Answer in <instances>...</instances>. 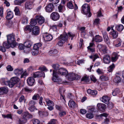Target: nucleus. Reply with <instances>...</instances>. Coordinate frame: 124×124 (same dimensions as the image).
I'll use <instances>...</instances> for the list:
<instances>
[{
  "label": "nucleus",
  "mask_w": 124,
  "mask_h": 124,
  "mask_svg": "<svg viewBox=\"0 0 124 124\" xmlns=\"http://www.w3.org/2000/svg\"><path fill=\"white\" fill-rule=\"evenodd\" d=\"M93 115L92 113H87L86 115V117L88 118L91 119L93 117Z\"/></svg>",
  "instance_id": "680f3d73"
},
{
  "label": "nucleus",
  "mask_w": 124,
  "mask_h": 124,
  "mask_svg": "<svg viewBox=\"0 0 124 124\" xmlns=\"http://www.w3.org/2000/svg\"><path fill=\"white\" fill-rule=\"evenodd\" d=\"M40 28L39 26H36L32 27L31 29V33L32 35L37 36L39 33Z\"/></svg>",
  "instance_id": "6e6552de"
},
{
  "label": "nucleus",
  "mask_w": 124,
  "mask_h": 124,
  "mask_svg": "<svg viewBox=\"0 0 124 124\" xmlns=\"http://www.w3.org/2000/svg\"><path fill=\"white\" fill-rule=\"evenodd\" d=\"M28 18L27 17H23L22 22V24H26L28 23Z\"/></svg>",
  "instance_id": "de8ad7c7"
},
{
  "label": "nucleus",
  "mask_w": 124,
  "mask_h": 124,
  "mask_svg": "<svg viewBox=\"0 0 124 124\" xmlns=\"http://www.w3.org/2000/svg\"><path fill=\"white\" fill-rule=\"evenodd\" d=\"M27 119L23 117L19 119L18 123L19 124H24L27 122Z\"/></svg>",
  "instance_id": "473e14b6"
},
{
  "label": "nucleus",
  "mask_w": 124,
  "mask_h": 124,
  "mask_svg": "<svg viewBox=\"0 0 124 124\" xmlns=\"http://www.w3.org/2000/svg\"><path fill=\"white\" fill-rule=\"evenodd\" d=\"M50 17L52 20L56 21L59 19L60 16L58 13L55 12L51 13L50 15Z\"/></svg>",
  "instance_id": "1a4fd4ad"
},
{
  "label": "nucleus",
  "mask_w": 124,
  "mask_h": 124,
  "mask_svg": "<svg viewBox=\"0 0 124 124\" xmlns=\"http://www.w3.org/2000/svg\"><path fill=\"white\" fill-rule=\"evenodd\" d=\"M23 72V69L21 68L16 69L14 71V73L17 76H19L20 75H21Z\"/></svg>",
  "instance_id": "b1692460"
},
{
  "label": "nucleus",
  "mask_w": 124,
  "mask_h": 124,
  "mask_svg": "<svg viewBox=\"0 0 124 124\" xmlns=\"http://www.w3.org/2000/svg\"><path fill=\"white\" fill-rule=\"evenodd\" d=\"M121 73L120 72H118L116 73V75L114 79V82L116 83H118L120 82L121 79L120 77L121 76Z\"/></svg>",
  "instance_id": "ddd939ff"
},
{
  "label": "nucleus",
  "mask_w": 124,
  "mask_h": 124,
  "mask_svg": "<svg viewBox=\"0 0 124 124\" xmlns=\"http://www.w3.org/2000/svg\"><path fill=\"white\" fill-rule=\"evenodd\" d=\"M94 42V40H93L92 42L90 43L88 47H95V45Z\"/></svg>",
  "instance_id": "69168bd1"
},
{
  "label": "nucleus",
  "mask_w": 124,
  "mask_h": 124,
  "mask_svg": "<svg viewBox=\"0 0 124 124\" xmlns=\"http://www.w3.org/2000/svg\"><path fill=\"white\" fill-rule=\"evenodd\" d=\"M41 44L40 43H38L34 44L33 48L34 49L39 50V47L41 46Z\"/></svg>",
  "instance_id": "4c0bfd02"
},
{
  "label": "nucleus",
  "mask_w": 124,
  "mask_h": 124,
  "mask_svg": "<svg viewBox=\"0 0 124 124\" xmlns=\"http://www.w3.org/2000/svg\"><path fill=\"white\" fill-rule=\"evenodd\" d=\"M89 57L90 58L93 60V61H94L97 58H99V57L97 54L90 56Z\"/></svg>",
  "instance_id": "a19ab883"
},
{
  "label": "nucleus",
  "mask_w": 124,
  "mask_h": 124,
  "mask_svg": "<svg viewBox=\"0 0 124 124\" xmlns=\"http://www.w3.org/2000/svg\"><path fill=\"white\" fill-rule=\"evenodd\" d=\"M68 36L67 34H61L58 38L59 40L57 43L58 45L59 46H62L66 41L67 40Z\"/></svg>",
  "instance_id": "7ed1b4c3"
},
{
  "label": "nucleus",
  "mask_w": 124,
  "mask_h": 124,
  "mask_svg": "<svg viewBox=\"0 0 124 124\" xmlns=\"http://www.w3.org/2000/svg\"><path fill=\"white\" fill-rule=\"evenodd\" d=\"M6 68L7 70L9 71H12L13 70V68L10 65H8L7 66Z\"/></svg>",
  "instance_id": "338daca9"
},
{
  "label": "nucleus",
  "mask_w": 124,
  "mask_h": 124,
  "mask_svg": "<svg viewBox=\"0 0 124 124\" xmlns=\"http://www.w3.org/2000/svg\"><path fill=\"white\" fill-rule=\"evenodd\" d=\"M19 80V79L17 77L11 78L10 81L9 87L11 88L15 84L18 83Z\"/></svg>",
  "instance_id": "0eeeda50"
},
{
  "label": "nucleus",
  "mask_w": 124,
  "mask_h": 124,
  "mask_svg": "<svg viewBox=\"0 0 124 124\" xmlns=\"http://www.w3.org/2000/svg\"><path fill=\"white\" fill-rule=\"evenodd\" d=\"M104 62L106 64H108L110 62V56L108 55H105L103 57Z\"/></svg>",
  "instance_id": "5701e85b"
},
{
  "label": "nucleus",
  "mask_w": 124,
  "mask_h": 124,
  "mask_svg": "<svg viewBox=\"0 0 124 124\" xmlns=\"http://www.w3.org/2000/svg\"><path fill=\"white\" fill-rule=\"evenodd\" d=\"M110 34L114 39L117 38L118 35V32L114 30H113V31L111 32Z\"/></svg>",
  "instance_id": "7c9ffc66"
},
{
  "label": "nucleus",
  "mask_w": 124,
  "mask_h": 124,
  "mask_svg": "<svg viewBox=\"0 0 124 124\" xmlns=\"http://www.w3.org/2000/svg\"><path fill=\"white\" fill-rule=\"evenodd\" d=\"M32 44V42L31 41L27 40L24 43V45L25 46L30 48Z\"/></svg>",
  "instance_id": "f704fd0d"
},
{
  "label": "nucleus",
  "mask_w": 124,
  "mask_h": 124,
  "mask_svg": "<svg viewBox=\"0 0 124 124\" xmlns=\"http://www.w3.org/2000/svg\"><path fill=\"white\" fill-rule=\"evenodd\" d=\"M101 80L103 81H107L108 80V76H102L100 77Z\"/></svg>",
  "instance_id": "37998d69"
},
{
  "label": "nucleus",
  "mask_w": 124,
  "mask_h": 124,
  "mask_svg": "<svg viewBox=\"0 0 124 124\" xmlns=\"http://www.w3.org/2000/svg\"><path fill=\"white\" fill-rule=\"evenodd\" d=\"M68 105L70 109H71L77 108L78 106L75 102L72 100H70L69 101Z\"/></svg>",
  "instance_id": "2eb2a0df"
},
{
  "label": "nucleus",
  "mask_w": 124,
  "mask_h": 124,
  "mask_svg": "<svg viewBox=\"0 0 124 124\" xmlns=\"http://www.w3.org/2000/svg\"><path fill=\"white\" fill-rule=\"evenodd\" d=\"M46 101L47 105L48 106H54V104L53 102L50 100L49 99H46Z\"/></svg>",
  "instance_id": "c9c22d12"
},
{
  "label": "nucleus",
  "mask_w": 124,
  "mask_h": 124,
  "mask_svg": "<svg viewBox=\"0 0 124 124\" xmlns=\"http://www.w3.org/2000/svg\"><path fill=\"white\" fill-rule=\"evenodd\" d=\"M33 124H39L40 123L39 121L37 119H34L32 120Z\"/></svg>",
  "instance_id": "0e129e2a"
},
{
  "label": "nucleus",
  "mask_w": 124,
  "mask_h": 124,
  "mask_svg": "<svg viewBox=\"0 0 124 124\" xmlns=\"http://www.w3.org/2000/svg\"><path fill=\"white\" fill-rule=\"evenodd\" d=\"M115 29L118 31L121 32L124 29V27L122 25L117 24L116 25Z\"/></svg>",
  "instance_id": "c85d7f7f"
},
{
  "label": "nucleus",
  "mask_w": 124,
  "mask_h": 124,
  "mask_svg": "<svg viewBox=\"0 0 124 124\" xmlns=\"http://www.w3.org/2000/svg\"><path fill=\"white\" fill-rule=\"evenodd\" d=\"M31 49V48L24 46L23 49L24 52L26 54L28 53Z\"/></svg>",
  "instance_id": "8fccbe9b"
},
{
  "label": "nucleus",
  "mask_w": 124,
  "mask_h": 124,
  "mask_svg": "<svg viewBox=\"0 0 124 124\" xmlns=\"http://www.w3.org/2000/svg\"><path fill=\"white\" fill-rule=\"evenodd\" d=\"M7 37L8 42L12 44V48L15 47L16 46H17L18 45V43L16 42V41L15 35L14 34L12 33L8 35H7Z\"/></svg>",
  "instance_id": "f03ea898"
},
{
  "label": "nucleus",
  "mask_w": 124,
  "mask_h": 124,
  "mask_svg": "<svg viewBox=\"0 0 124 124\" xmlns=\"http://www.w3.org/2000/svg\"><path fill=\"white\" fill-rule=\"evenodd\" d=\"M120 90L118 88H116L113 91L112 94L114 96H116L118 94L120 93Z\"/></svg>",
  "instance_id": "79ce46f5"
},
{
  "label": "nucleus",
  "mask_w": 124,
  "mask_h": 124,
  "mask_svg": "<svg viewBox=\"0 0 124 124\" xmlns=\"http://www.w3.org/2000/svg\"><path fill=\"white\" fill-rule=\"evenodd\" d=\"M82 12L85 14L89 13L90 15V8L89 6L87 4H84L82 6Z\"/></svg>",
  "instance_id": "423d86ee"
},
{
  "label": "nucleus",
  "mask_w": 124,
  "mask_h": 124,
  "mask_svg": "<svg viewBox=\"0 0 124 124\" xmlns=\"http://www.w3.org/2000/svg\"><path fill=\"white\" fill-rule=\"evenodd\" d=\"M96 110V108L92 106L90 107V108L88 110V112L93 113V112H95Z\"/></svg>",
  "instance_id": "a18cd8bd"
},
{
  "label": "nucleus",
  "mask_w": 124,
  "mask_h": 124,
  "mask_svg": "<svg viewBox=\"0 0 124 124\" xmlns=\"http://www.w3.org/2000/svg\"><path fill=\"white\" fill-rule=\"evenodd\" d=\"M31 27L30 25H26L24 28V30L25 31H30L31 30Z\"/></svg>",
  "instance_id": "774afa93"
},
{
  "label": "nucleus",
  "mask_w": 124,
  "mask_h": 124,
  "mask_svg": "<svg viewBox=\"0 0 124 124\" xmlns=\"http://www.w3.org/2000/svg\"><path fill=\"white\" fill-rule=\"evenodd\" d=\"M81 80L82 81H84L86 82H88L89 81L88 77L86 76H84Z\"/></svg>",
  "instance_id": "09e8293b"
},
{
  "label": "nucleus",
  "mask_w": 124,
  "mask_h": 124,
  "mask_svg": "<svg viewBox=\"0 0 124 124\" xmlns=\"http://www.w3.org/2000/svg\"><path fill=\"white\" fill-rule=\"evenodd\" d=\"M2 116L4 118H10L12 119V117L11 114H8L6 115H2Z\"/></svg>",
  "instance_id": "13d9d810"
},
{
  "label": "nucleus",
  "mask_w": 124,
  "mask_h": 124,
  "mask_svg": "<svg viewBox=\"0 0 124 124\" xmlns=\"http://www.w3.org/2000/svg\"><path fill=\"white\" fill-rule=\"evenodd\" d=\"M35 81L34 79L32 77H29L27 80V83L31 86L33 85Z\"/></svg>",
  "instance_id": "cd10ccee"
},
{
  "label": "nucleus",
  "mask_w": 124,
  "mask_h": 124,
  "mask_svg": "<svg viewBox=\"0 0 124 124\" xmlns=\"http://www.w3.org/2000/svg\"><path fill=\"white\" fill-rule=\"evenodd\" d=\"M110 100V98L107 95L103 96L100 99L101 101L107 104L109 103Z\"/></svg>",
  "instance_id": "dca6fc26"
},
{
  "label": "nucleus",
  "mask_w": 124,
  "mask_h": 124,
  "mask_svg": "<svg viewBox=\"0 0 124 124\" xmlns=\"http://www.w3.org/2000/svg\"><path fill=\"white\" fill-rule=\"evenodd\" d=\"M2 46H0V50L2 52H4L6 51V48L8 49L10 47H11L12 44L8 43V41L7 42L5 41L3 42Z\"/></svg>",
  "instance_id": "20e7f679"
},
{
  "label": "nucleus",
  "mask_w": 124,
  "mask_h": 124,
  "mask_svg": "<svg viewBox=\"0 0 124 124\" xmlns=\"http://www.w3.org/2000/svg\"><path fill=\"white\" fill-rule=\"evenodd\" d=\"M62 4H60L58 7V9L59 11L60 12H63V8L64 7L63 5H62Z\"/></svg>",
  "instance_id": "603ef678"
},
{
  "label": "nucleus",
  "mask_w": 124,
  "mask_h": 124,
  "mask_svg": "<svg viewBox=\"0 0 124 124\" xmlns=\"http://www.w3.org/2000/svg\"><path fill=\"white\" fill-rule=\"evenodd\" d=\"M14 11L15 12L16 15L18 16L20 14V12L18 7H16L14 9Z\"/></svg>",
  "instance_id": "6e6d98bb"
},
{
  "label": "nucleus",
  "mask_w": 124,
  "mask_h": 124,
  "mask_svg": "<svg viewBox=\"0 0 124 124\" xmlns=\"http://www.w3.org/2000/svg\"><path fill=\"white\" fill-rule=\"evenodd\" d=\"M54 7V6L53 4L50 3L46 7V11L47 12H51L53 11Z\"/></svg>",
  "instance_id": "f3484780"
},
{
  "label": "nucleus",
  "mask_w": 124,
  "mask_h": 124,
  "mask_svg": "<svg viewBox=\"0 0 124 124\" xmlns=\"http://www.w3.org/2000/svg\"><path fill=\"white\" fill-rule=\"evenodd\" d=\"M114 67V64L113 63L112 64L110 65L108 68V71L109 72H111L113 70Z\"/></svg>",
  "instance_id": "5fc2aeb1"
},
{
  "label": "nucleus",
  "mask_w": 124,
  "mask_h": 124,
  "mask_svg": "<svg viewBox=\"0 0 124 124\" xmlns=\"http://www.w3.org/2000/svg\"><path fill=\"white\" fill-rule=\"evenodd\" d=\"M87 92L88 93L93 95H96L97 93V92L96 90H92L90 89H88Z\"/></svg>",
  "instance_id": "72a5a7b5"
},
{
  "label": "nucleus",
  "mask_w": 124,
  "mask_h": 124,
  "mask_svg": "<svg viewBox=\"0 0 124 124\" xmlns=\"http://www.w3.org/2000/svg\"><path fill=\"white\" fill-rule=\"evenodd\" d=\"M74 73H68L66 75V77L68 79L70 80H73V74H74Z\"/></svg>",
  "instance_id": "ea45409f"
},
{
  "label": "nucleus",
  "mask_w": 124,
  "mask_h": 124,
  "mask_svg": "<svg viewBox=\"0 0 124 124\" xmlns=\"http://www.w3.org/2000/svg\"><path fill=\"white\" fill-rule=\"evenodd\" d=\"M67 6L70 9H73L74 7L71 1H70L67 3Z\"/></svg>",
  "instance_id": "49530a36"
},
{
  "label": "nucleus",
  "mask_w": 124,
  "mask_h": 124,
  "mask_svg": "<svg viewBox=\"0 0 124 124\" xmlns=\"http://www.w3.org/2000/svg\"><path fill=\"white\" fill-rule=\"evenodd\" d=\"M36 103V101L33 100H31L28 102L27 105L29 107L28 109L31 111L33 112L35 109L37 110L35 106Z\"/></svg>",
  "instance_id": "39448f33"
},
{
  "label": "nucleus",
  "mask_w": 124,
  "mask_h": 124,
  "mask_svg": "<svg viewBox=\"0 0 124 124\" xmlns=\"http://www.w3.org/2000/svg\"><path fill=\"white\" fill-rule=\"evenodd\" d=\"M99 50L104 54L107 53V47L103 45L98 44L97 46Z\"/></svg>",
  "instance_id": "9d476101"
},
{
  "label": "nucleus",
  "mask_w": 124,
  "mask_h": 124,
  "mask_svg": "<svg viewBox=\"0 0 124 124\" xmlns=\"http://www.w3.org/2000/svg\"><path fill=\"white\" fill-rule=\"evenodd\" d=\"M8 92V88L7 87H2L0 88V95L7 93Z\"/></svg>",
  "instance_id": "a878e982"
},
{
  "label": "nucleus",
  "mask_w": 124,
  "mask_h": 124,
  "mask_svg": "<svg viewBox=\"0 0 124 124\" xmlns=\"http://www.w3.org/2000/svg\"><path fill=\"white\" fill-rule=\"evenodd\" d=\"M103 35L104 39L106 42H108L109 40V38L108 36L107 33L106 32H104L103 33Z\"/></svg>",
  "instance_id": "58836bf2"
},
{
  "label": "nucleus",
  "mask_w": 124,
  "mask_h": 124,
  "mask_svg": "<svg viewBox=\"0 0 124 124\" xmlns=\"http://www.w3.org/2000/svg\"><path fill=\"white\" fill-rule=\"evenodd\" d=\"M23 101H24V103L25 102V100L24 99V97L23 95H22L20 97L19 99V101L20 102H21Z\"/></svg>",
  "instance_id": "e2e57ef3"
},
{
  "label": "nucleus",
  "mask_w": 124,
  "mask_h": 124,
  "mask_svg": "<svg viewBox=\"0 0 124 124\" xmlns=\"http://www.w3.org/2000/svg\"><path fill=\"white\" fill-rule=\"evenodd\" d=\"M118 57L119 55L117 53L115 52L113 53L112 55L111 61L113 62L116 61L118 58Z\"/></svg>",
  "instance_id": "bb28decb"
},
{
  "label": "nucleus",
  "mask_w": 124,
  "mask_h": 124,
  "mask_svg": "<svg viewBox=\"0 0 124 124\" xmlns=\"http://www.w3.org/2000/svg\"><path fill=\"white\" fill-rule=\"evenodd\" d=\"M37 21L35 19H31L30 22V24L32 26H34L36 24Z\"/></svg>",
  "instance_id": "c03bdc74"
},
{
  "label": "nucleus",
  "mask_w": 124,
  "mask_h": 124,
  "mask_svg": "<svg viewBox=\"0 0 124 124\" xmlns=\"http://www.w3.org/2000/svg\"><path fill=\"white\" fill-rule=\"evenodd\" d=\"M33 76L35 78L39 77H43L44 78L45 77V74L43 71H38L33 73Z\"/></svg>",
  "instance_id": "4468645a"
},
{
  "label": "nucleus",
  "mask_w": 124,
  "mask_h": 124,
  "mask_svg": "<svg viewBox=\"0 0 124 124\" xmlns=\"http://www.w3.org/2000/svg\"><path fill=\"white\" fill-rule=\"evenodd\" d=\"M47 124H57V121L56 120L52 119Z\"/></svg>",
  "instance_id": "4d7b16f0"
},
{
  "label": "nucleus",
  "mask_w": 124,
  "mask_h": 124,
  "mask_svg": "<svg viewBox=\"0 0 124 124\" xmlns=\"http://www.w3.org/2000/svg\"><path fill=\"white\" fill-rule=\"evenodd\" d=\"M7 15L6 16V19L8 20H10L12 19L13 17V14L12 12L8 10L7 11Z\"/></svg>",
  "instance_id": "393cba45"
},
{
  "label": "nucleus",
  "mask_w": 124,
  "mask_h": 124,
  "mask_svg": "<svg viewBox=\"0 0 124 124\" xmlns=\"http://www.w3.org/2000/svg\"><path fill=\"white\" fill-rule=\"evenodd\" d=\"M35 18L36 21L39 24H42L44 22L45 18L42 16L41 15L36 16Z\"/></svg>",
  "instance_id": "9b49d317"
},
{
  "label": "nucleus",
  "mask_w": 124,
  "mask_h": 124,
  "mask_svg": "<svg viewBox=\"0 0 124 124\" xmlns=\"http://www.w3.org/2000/svg\"><path fill=\"white\" fill-rule=\"evenodd\" d=\"M26 0H15L14 1L15 4L20 5L21 4L25 2Z\"/></svg>",
  "instance_id": "e433bc0d"
},
{
  "label": "nucleus",
  "mask_w": 124,
  "mask_h": 124,
  "mask_svg": "<svg viewBox=\"0 0 124 124\" xmlns=\"http://www.w3.org/2000/svg\"><path fill=\"white\" fill-rule=\"evenodd\" d=\"M97 108L100 111L103 112L106 108V105L103 103H99L97 105Z\"/></svg>",
  "instance_id": "f8f14e48"
},
{
  "label": "nucleus",
  "mask_w": 124,
  "mask_h": 124,
  "mask_svg": "<svg viewBox=\"0 0 124 124\" xmlns=\"http://www.w3.org/2000/svg\"><path fill=\"white\" fill-rule=\"evenodd\" d=\"M100 19L99 18H96L94 19L93 24L94 25H98L100 23Z\"/></svg>",
  "instance_id": "052dcab7"
},
{
  "label": "nucleus",
  "mask_w": 124,
  "mask_h": 124,
  "mask_svg": "<svg viewBox=\"0 0 124 124\" xmlns=\"http://www.w3.org/2000/svg\"><path fill=\"white\" fill-rule=\"evenodd\" d=\"M45 40L46 41L51 40L53 38L52 36L50 34L47 33H45L43 35Z\"/></svg>",
  "instance_id": "a211bd4d"
},
{
  "label": "nucleus",
  "mask_w": 124,
  "mask_h": 124,
  "mask_svg": "<svg viewBox=\"0 0 124 124\" xmlns=\"http://www.w3.org/2000/svg\"><path fill=\"white\" fill-rule=\"evenodd\" d=\"M22 117L26 119H29L31 118L32 117V116L31 114L29 113L28 112H23L22 114Z\"/></svg>",
  "instance_id": "412c9836"
},
{
  "label": "nucleus",
  "mask_w": 124,
  "mask_h": 124,
  "mask_svg": "<svg viewBox=\"0 0 124 124\" xmlns=\"http://www.w3.org/2000/svg\"><path fill=\"white\" fill-rule=\"evenodd\" d=\"M88 50L90 53H93L95 51V47H87Z\"/></svg>",
  "instance_id": "864d4df0"
},
{
  "label": "nucleus",
  "mask_w": 124,
  "mask_h": 124,
  "mask_svg": "<svg viewBox=\"0 0 124 124\" xmlns=\"http://www.w3.org/2000/svg\"><path fill=\"white\" fill-rule=\"evenodd\" d=\"M25 6L26 9L30 10L33 7V3L31 1H27L25 3Z\"/></svg>",
  "instance_id": "4be33fe9"
},
{
  "label": "nucleus",
  "mask_w": 124,
  "mask_h": 124,
  "mask_svg": "<svg viewBox=\"0 0 124 124\" xmlns=\"http://www.w3.org/2000/svg\"><path fill=\"white\" fill-rule=\"evenodd\" d=\"M52 67L55 70L53 71L52 80L54 82H57L58 84H61L62 83V80L59 78L58 73H57V71H58L59 69V65L58 64H54Z\"/></svg>",
  "instance_id": "f257e3e1"
},
{
  "label": "nucleus",
  "mask_w": 124,
  "mask_h": 124,
  "mask_svg": "<svg viewBox=\"0 0 124 124\" xmlns=\"http://www.w3.org/2000/svg\"><path fill=\"white\" fill-rule=\"evenodd\" d=\"M58 52V51L56 49L52 48L49 52V54L50 55H52L57 54Z\"/></svg>",
  "instance_id": "c756f323"
},
{
  "label": "nucleus",
  "mask_w": 124,
  "mask_h": 124,
  "mask_svg": "<svg viewBox=\"0 0 124 124\" xmlns=\"http://www.w3.org/2000/svg\"><path fill=\"white\" fill-rule=\"evenodd\" d=\"M57 72H58L57 73H58V75L59 74H60L61 75L66 76L68 73V72L66 70L62 68L59 69H58V71H57Z\"/></svg>",
  "instance_id": "aec40b11"
},
{
  "label": "nucleus",
  "mask_w": 124,
  "mask_h": 124,
  "mask_svg": "<svg viewBox=\"0 0 124 124\" xmlns=\"http://www.w3.org/2000/svg\"><path fill=\"white\" fill-rule=\"evenodd\" d=\"M93 40H94L96 42H100L102 40V38L101 36L99 35H97L95 36L94 39Z\"/></svg>",
  "instance_id": "2f4dec72"
},
{
  "label": "nucleus",
  "mask_w": 124,
  "mask_h": 124,
  "mask_svg": "<svg viewBox=\"0 0 124 124\" xmlns=\"http://www.w3.org/2000/svg\"><path fill=\"white\" fill-rule=\"evenodd\" d=\"M0 82L1 84L3 85H8L9 86L10 81L7 78H2L0 80Z\"/></svg>",
  "instance_id": "6ab92c4d"
},
{
  "label": "nucleus",
  "mask_w": 124,
  "mask_h": 124,
  "mask_svg": "<svg viewBox=\"0 0 124 124\" xmlns=\"http://www.w3.org/2000/svg\"><path fill=\"white\" fill-rule=\"evenodd\" d=\"M40 98V96L38 94H35L32 97V99L34 100H37Z\"/></svg>",
  "instance_id": "3c124183"
},
{
  "label": "nucleus",
  "mask_w": 124,
  "mask_h": 124,
  "mask_svg": "<svg viewBox=\"0 0 124 124\" xmlns=\"http://www.w3.org/2000/svg\"><path fill=\"white\" fill-rule=\"evenodd\" d=\"M39 53V50L34 49L33 51L31 52V54L33 55H37Z\"/></svg>",
  "instance_id": "bf43d9fd"
}]
</instances>
